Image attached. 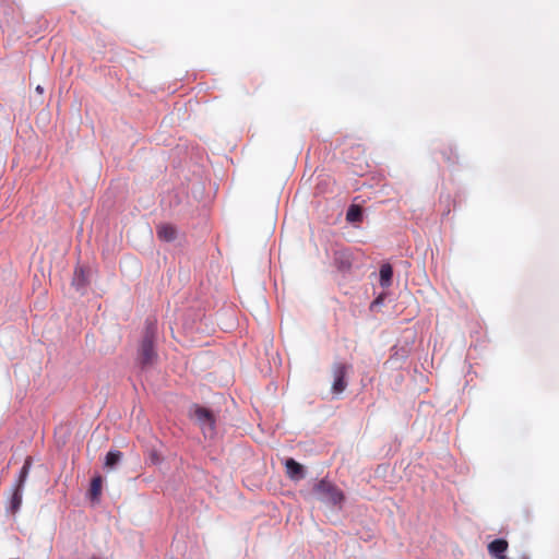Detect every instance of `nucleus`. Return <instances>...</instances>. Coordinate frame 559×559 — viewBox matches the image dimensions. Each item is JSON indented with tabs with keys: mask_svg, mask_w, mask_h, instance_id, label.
<instances>
[{
	"mask_svg": "<svg viewBox=\"0 0 559 559\" xmlns=\"http://www.w3.org/2000/svg\"><path fill=\"white\" fill-rule=\"evenodd\" d=\"M155 334L156 325L155 323L150 322L138 350V361L142 368L151 367L157 361L158 355L154 346Z\"/></svg>",
	"mask_w": 559,
	"mask_h": 559,
	"instance_id": "obj_1",
	"label": "nucleus"
},
{
	"mask_svg": "<svg viewBox=\"0 0 559 559\" xmlns=\"http://www.w3.org/2000/svg\"><path fill=\"white\" fill-rule=\"evenodd\" d=\"M314 491L319 495V497L322 500L334 506L340 503L344 499L342 491L331 481L325 479H322L318 484H316Z\"/></svg>",
	"mask_w": 559,
	"mask_h": 559,
	"instance_id": "obj_2",
	"label": "nucleus"
},
{
	"mask_svg": "<svg viewBox=\"0 0 559 559\" xmlns=\"http://www.w3.org/2000/svg\"><path fill=\"white\" fill-rule=\"evenodd\" d=\"M348 367L345 364H334L332 371L334 381L332 384V392L334 394H341L347 386V382L345 381V376L347 373Z\"/></svg>",
	"mask_w": 559,
	"mask_h": 559,
	"instance_id": "obj_3",
	"label": "nucleus"
},
{
	"mask_svg": "<svg viewBox=\"0 0 559 559\" xmlns=\"http://www.w3.org/2000/svg\"><path fill=\"white\" fill-rule=\"evenodd\" d=\"M334 263L338 271L347 272L352 267L353 259L347 250H338L334 254Z\"/></svg>",
	"mask_w": 559,
	"mask_h": 559,
	"instance_id": "obj_4",
	"label": "nucleus"
},
{
	"mask_svg": "<svg viewBox=\"0 0 559 559\" xmlns=\"http://www.w3.org/2000/svg\"><path fill=\"white\" fill-rule=\"evenodd\" d=\"M286 474L293 480H299L305 477L304 466L294 459H287L285 462Z\"/></svg>",
	"mask_w": 559,
	"mask_h": 559,
	"instance_id": "obj_5",
	"label": "nucleus"
},
{
	"mask_svg": "<svg viewBox=\"0 0 559 559\" xmlns=\"http://www.w3.org/2000/svg\"><path fill=\"white\" fill-rule=\"evenodd\" d=\"M194 418L202 425L207 426L211 430L214 427V416L211 411L205 407L195 406Z\"/></svg>",
	"mask_w": 559,
	"mask_h": 559,
	"instance_id": "obj_6",
	"label": "nucleus"
},
{
	"mask_svg": "<svg viewBox=\"0 0 559 559\" xmlns=\"http://www.w3.org/2000/svg\"><path fill=\"white\" fill-rule=\"evenodd\" d=\"M156 234L158 239L169 242L176 239L177 229L171 224H159L156 227Z\"/></svg>",
	"mask_w": 559,
	"mask_h": 559,
	"instance_id": "obj_7",
	"label": "nucleus"
},
{
	"mask_svg": "<svg viewBox=\"0 0 559 559\" xmlns=\"http://www.w3.org/2000/svg\"><path fill=\"white\" fill-rule=\"evenodd\" d=\"M508 549V542L502 538H498L488 544V551L495 558H501L504 556Z\"/></svg>",
	"mask_w": 559,
	"mask_h": 559,
	"instance_id": "obj_8",
	"label": "nucleus"
},
{
	"mask_svg": "<svg viewBox=\"0 0 559 559\" xmlns=\"http://www.w3.org/2000/svg\"><path fill=\"white\" fill-rule=\"evenodd\" d=\"M440 153L449 167H453L459 163L457 152L451 144L443 145Z\"/></svg>",
	"mask_w": 559,
	"mask_h": 559,
	"instance_id": "obj_9",
	"label": "nucleus"
},
{
	"mask_svg": "<svg viewBox=\"0 0 559 559\" xmlns=\"http://www.w3.org/2000/svg\"><path fill=\"white\" fill-rule=\"evenodd\" d=\"M88 284L86 272L83 267H76L72 278V285L78 289L82 290Z\"/></svg>",
	"mask_w": 559,
	"mask_h": 559,
	"instance_id": "obj_10",
	"label": "nucleus"
},
{
	"mask_svg": "<svg viewBox=\"0 0 559 559\" xmlns=\"http://www.w3.org/2000/svg\"><path fill=\"white\" fill-rule=\"evenodd\" d=\"M393 276V270L390 264H383L380 267V284L382 287H388L391 285Z\"/></svg>",
	"mask_w": 559,
	"mask_h": 559,
	"instance_id": "obj_11",
	"label": "nucleus"
},
{
	"mask_svg": "<svg viewBox=\"0 0 559 559\" xmlns=\"http://www.w3.org/2000/svg\"><path fill=\"white\" fill-rule=\"evenodd\" d=\"M362 219V210L359 205L353 204L346 213V221L349 223H358Z\"/></svg>",
	"mask_w": 559,
	"mask_h": 559,
	"instance_id": "obj_12",
	"label": "nucleus"
},
{
	"mask_svg": "<svg viewBox=\"0 0 559 559\" xmlns=\"http://www.w3.org/2000/svg\"><path fill=\"white\" fill-rule=\"evenodd\" d=\"M31 466H32V457L27 456L25 459L24 465L22 466V468L20 471L19 479H17V481L15 484V487L23 488L24 483H25V480H26V478L28 476Z\"/></svg>",
	"mask_w": 559,
	"mask_h": 559,
	"instance_id": "obj_13",
	"label": "nucleus"
},
{
	"mask_svg": "<svg viewBox=\"0 0 559 559\" xmlns=\"http://www.w3.org/2000/svg\"><path fill=\"white\" fill-rule=\"evenodd\" d=\"M103 479L100 476H96L91 481L90 495L93 500L98 499L102 492Z\"/></svg>",
	"mask_w": 559,
	"mask_h": 559,
	"instance_id": "obj_14",
	"label": "nucleus"
},
{
	"mask_svg": "<svg viewBox=\"0 0 559 559\" xmlns=\"http://www.w3.org/2000/svg\"><path fill=\"white\" fill-rule=\"evenodd\" d=\"M122 459V453L120 451H109L105 457V466L114 467L118 464Z\"/></svg>",
	"mask_w": 559,
	"mask_h": 559,
	"instance_id": "obj_15",
	"label": "nucleus"
},
{
	"mask_svg": "<svg viewBox=\"0 0 559 559\" xmlns=\"http://www.w3.org/2000/svg\"><path fill=\"white\" fill-rule=\"evenodd\" d=\"M22 489L20 487H15L14 492L11 499V509L13 512L17 511L22 503Z\"/></svg>",
	"mask_w": 559,
	"mask_h": 559,
	"instance_id": "obj_16",
	"label": "nucleus"
},
{
	"mask_svg": "<svg viewBox=\"0 0 559 559\" xmlns=\"http://www.w3.org/2000/svg\"><path fill=\"white\" fill-rule=\"evenodd\" d=\"M36 91H37L38 93H43V87H41L40 85H38V86L36 87Z\"/></svg>",
	"mask_w": 559,
	"mask_h": 559,
	"instance_id": "obj_17",
	"label": "nucleus"
},
{
	"mask_svg": "<svg viewBox=\"0 0 559 559\" xmlns=\"http://www.w3.org/2000/svg\"><path fill=\"white\" fill-rule=\"evenodd\" d=\"M498 559H508L506 556L501 557V558H498Z\"/></svg>",
	"mask_w": 559,
	"mask_h": 559,
	"instance_id": "obj_18",
	"label": "nucleus"
}]
</instances>
